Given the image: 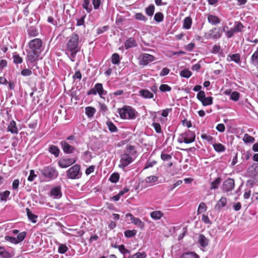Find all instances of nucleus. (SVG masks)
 <instances>
[{"label":"nucleus","instance_id":"nucleus-1","mask_svg":"<svg viewBox=\"0 0 258 258\" xmlns=\"http://www.w3.org/2000/svg\"><path fill=\"white\" fill-rule=\"evenodd\" d=\"M118 112L122 119H134L138 113L136 110L130 106H124L121 108L118 109Z\"/></svg>","mask_w":258,"mask_h":258},{"label":"nucleus","instance_id":"nucleus-2","mask_svg":"<svg viewBox=\"0 0 258 258\" xmlns=\"http://www.w3.org/2000/svg\"><path fill=\"white\" fill-rule=\"evenodd\" d=\"M195 139V133L190 130H187L186 132L179 135L177 139V142L179 143H184L185 144H190L194 142Z\"/></svg>","mask_w":258,"mask_h":258},{"label":"nucleus","instance_id":"nucleus-3","mask_svg":"<svg viewBox=\"0 0 258 258\" xmlns=\"http://www.w3.org/2000/svg\"><path fill=\"white\" fill-rule=\"evenodd\" d=\"M79 37L78 34L73 33L70 37V39L67 45L66 50H80L79 47Z\"/></svg>","mask_w":258,"mask_h":258},{"label":"nucleus","instance_id":"nucleus-4","mask_svg":"<svg viewBox=\"0 0 258 258\" xmlns=\"http://www.w3.org/2000/svg\"><path fill=\"white\" fill-rule=\"evenodd\" d=\"M67 175L69 178L72 179H79L82 176L81 166L79 164H76L68 169L67 171Z\"/></svg>","mask_w":258,"mask_h":258},{"label":"nucleus","instance_id":"nucleus-5","mask_svg":"<svg viewBox=\"0 0 258 258\" xmlns=\"http://www.w3.org/2000/svg\"><path fill=\"white\" fill-rule=\"evenodd\" d=\"M40 172L43 175L50 180L56 178L58 174L57 171L51 166L45 167Z\"/></svg>","mask_w":258,"mask_h":258},{"label":"nucleus","instance_id":"nucleus-6","mask_svg":"<svg viewBox=\"0 0 258 258\" xmlns=\"http://www.w3.org/2000/svg\"><path fill=\"white\" fill-rule=\"evenodd\" d=\"M222 33L223 31L220 27H213L208 33H205V37L207 39H218Z\"/></svg>","mask_w":258,"mask_h":258},{"label":"nucleus","instance_id":"nucleus-7","mask_svg":"<svg viewBox=\"0 0 258 258\" xmlns=\"http://www.w3.org/2000/svg\"><path fill=\"white\" fill-rule=\"evenodd\" d=\"M134 161L133 158L130 156L128 153H124L121 155L119 167L124 169Z\"/></svg>","mask_w":258,"mask_h":258},{"label":"nucleus","instance_id":"nucleus-8","mask_svg":"<svg viewBox=\"0 0 258 258\" xmlns=\"http://www.w3.org/2000/svg\"><path fill=\"white\" fill-rule=\"evenodd\" d=\"M42 44V42L40 39L35 38L29 42V46L31 50L39 51L41 53Z\"/></svg>","mask_w":258,"mask_h":258},{"label":"nucleus","instance_id":"nucleus-9","mask_svg":"<svg viewBox=\"0 0 258 258\" xmlns=\"http://www.w3.org/2000/svg\"><path fill=\"white\" fill-rule=\"evenodd\" d=\"M235 182L234 179L228 178L225 180L222 184V190L224 192L231 191L234 187Z\"/></svg>","mask_w":258,"mask_h":258},{"label":"nucleus","instance_id":"nucleus-10","mask_svg":"<svg viewBox=\"0 0 258 258\" xmlns=\"http://www.w3.org/2000/svg\"><path fill=\"white\" fill-rule=\"evenodd\" d=\"M76 161L74 158H65L59 160L58 164L61 168H65L75 163Z\"/></svg>","mask_w":258,"mask_h":258},{"label":"nucleus","instance_id":"nucleus-11","mask_svg":"<svg viewBox=\"0 0 258 258\" xmlns=\"http://www.w3.org/2000/svg\"><path fill=\"white\" fill-rule=\"evenodd\" d=\"M154 56L149 54L144 53L141 57L140 63L141 65L146 66L149 63L154 61Z\"/></svg>","mask_w":258,"mask_h":258},{"label":"nucleus","instance_id":"nucleus-12","mask_svg":"<svg viewBox=\"0 0 258 258\" xmlns=\"http://www.w3.org/2000/svg\"><path fill=\"white\" fill-rule=\"evenodd\" d=\"M60 145L63 152L66 154H72L75 151V147L70 145L66 141H62L60 142Z\"/></svg>","mask_w":258,"mask_h":258},{"label":"nucleus","instance_id":"nucleus-13","mask_svg":"<svg viewBox=\"0 0 258 258\" xmlns=\"http://www.w3.org/2000/svg\"><path fill=\"white\" fill-rule=\"evenodd\" d=\"M40 54L39 51L37 52L31 50L28 52L27 60L30 63H33L37 60Z\"/></svg>","mask_w":258,"mask_h":258},{"label":"nucleus","instance_id":"nucleus-14","mask_svg":"<svg viewBox=\"0 0 258 258\" xmlns=\"http://www.w3.org/2000/svg\"><path fill=\"white\" fill-rule=\"evenodd\" d=\"M50 195L53 199H60L62 197L61 186L60 185H58L52 188L50 190Z\"/></svg>","mask_w":258,"mask_h":258},{"label":"nucleus","instance_id":"nucleus-15","mask_svg":"<svg viewBox=\"0 0 258 258\" xmlns=\"http://www.w3.org/2000/svg\"><path fill=\"white\" fill-rule=\"evenodd\" d=\"M126 217H130V220L132 221V222L140 227V228L142 229L144 227V223L142 222L140 219L138 218L135 217L131 213H127L126 214Z\"/></svg>","mask_w":258,"mask_h":258},{"label":"nucleus","instance_id":"nucleus-16","mask_svg":"<svg viewBox=\"0 0 258 258\" xmlns=\"http://www.w3.org/2000/svg\"><path fill=\"white\" fill-rule=\"evenodd\" d=\"M139 94L145 99H151L154 97V94L147 89H142L139 91Z\"/></svg>","mask_w":258,"mask_h":258},{"label":"nucleus","instance_id":"nucleus-17","mask_svg":"<svg viewBox=\"0 0 258 258\" xmlns=\"http://www.w3.org/2000/svg\"><path fill=\"white\" fill-rule=\"evenodd\" d=\"M94 88L100 97H102L103 95H105L107 93V91L103 89L102 84L101 83L96 84Z\"/></svg>","mask_w":258,"mask_h":258},{"label":"nucleus","instance_id":"nucleus-18","mask_svg":"<svg viewBox=\"0 0 258 258\" xmlns=\"http://www.w3.org/2000/svg\"><path fill=\"white\" fill-rule=\"evenodd\" d=\"M198 242L202 247H206L209 244V240L203 234L199 236Z\"/></svg>","mask_w":258,"mask_h":258},{"label":"nucleus","instance_id":"nucleus-19","mask_svg":"<svg viewBox=\"0 0 258 258\" xmlns=\"http://www.w3.org/2000/svg\"><path fill=\"white\" fill-rule=\"evenodd\" d=\"M208 21L213 25H215L220 23V19L217 16L213 15H209L208 16Z\"/></svg>","mask_w":258,"mask_h":258},{"label":"nucleus","instance_id":"nucleus-20","mask_svg":"<svg viewBox=\"0 0 258 258\" xmlns=\"http://www.w3.org/2000/svg\"><path fill=\"white\" fill-rule=\"evenodd\" d=\"M8 130L12 134H17L18 133L16 123L15 121L12 120L8 126Z\"/></svg>","mask_w":258,"mask_h":258},{"label":"nucleus","instance_id":"nucleus-21","mask_svg":"<svg viewBox=\"0 0 258 258\" xmlns=\"http://www.w3.org/2000/svg\"><path fill=\"white\" fill-rule=\"evenodd\" d=\"M137 43L135 39L133 37H130L128 39H127L124 43V47L126 49H127L133 47H135Z\"/></svg>","mask_w":258,"mask_h":258},{"label":"nucleus","instance_id":"nucleus-22","mask_svg":"<svg viewBox=\"0 0 258 258\" xmlns=\"http://www.w3.org/2000/svg\"><path fill=\"white\" fill-rule=\"evenodd\" d=\"M82 6L88 13H90L92 12V7L90 0H84Z\"/></svg>","mask_w":258,"mask_h":258},{"label":"nucleus","instance_id":"nucleus-23","mask_svg":"<svg viewBox=\"0 0 258 258\" xmlns=\"http://www.w3.org/2000/svg\"><path fill=\"white\" fill-rule=\"evenodd\" d=\"M164 216V214L161 211H155L150 213L151 217L155 220H158Z\"/></svg>","mask_w":258,"mask_h":258},{"label":"nucleus","instance_id":"nucleus-24","mask_svg":"<svg viewBox=\"0 0 258 258\" xmlns=\"http://www.w3.org/2000/svg\"><path fill=\"white\" fill-rule=\"evenodd\" d=\"M250 63L254 66H258V46L250 57Z\"/></svg>","mask_w":258,"mask_h":258},{"label":"nucleus","instance_id":"nucleus-25","mask_svg":"<svg viewBox=\"0 0 258 258\" xmlns=\"http://www.w3.org/2000/svg\"><path fill=\"white\" fill-rule=\"evenodd\" d=\"M248 171L251 176H256L258 175V163H253L248 168Z\"/></svg>","mask_w":258,"mask_h":258},{"label":"nucleus","instance_id":"nucleus-26","mask_svg":"<svg viewBox=\"0 0 258 258\" xmlns=\"http://www.w3.org/2000/svg\"><path fill=\"white\" fill-rule=\"evenodd\" d=\"M96 109L91 106L85 108V113L88 118H92L96 112Z\"/></svg>","mask_w":258,"mask_h":258},{"label":"nucleus","instance_id":"nucleus-27","mask_svg":"<svg viewBox=\"0 0 258 258\" xmlns=\"http://www.w3.org/2000/svg\"><path fill=\"white\" fill-rule=\"evenodd\" d=\"M227 203V200L225 197H222L216 204L215 208L216 209H220L225 207Z\"/></svg>","mask_w":258,"mask_h":258},{"label":"nucleus","instance_id":"nucleus-28","mask_svg":"<svg viewBox=\"0 0 258 258\" xmlns=\"http://www.w3.org/2000/svg\"><path fill=\"white\" fill-rule=\"evenodd\" d=\"M180 258H200V257L195 252L190 251L183 253L181 255Z\"/></svg>","mask_w":258,"mask_h":258},{"label":"nucleus","instance_id":"nucleus-29","mask_svg":"<svg viewBox=\"0 0 258 258\" xmlns=\"http://www.w3.org/2000/svg\"><path fill=\"white\" fill-rule=\"evenodd\" d=\"M26 210L28 219L32 223H35L37 222L36 219L37 218L38 216L36 215L33 214L29 209L27 208Z\"/></svg>","mask_w":258,"mask_h":258},{"label":"nucleus","instance_id":"nucleus-30","mask_svg":"<svg viewBox=\"0 0 258 258\" xmlns=\"http://www.w3.org/2000/svg\"><path fill=\"white\" fill-rule=\"evenodd\" d=\"M0 257L2 258H11L12 255L5 248L2 246H0Z\"/></svg>","mask_w":258,"mask_h":258},{"label":"nucleus","instance_id":"nucleus-31","mask_svg":"<svg viewBox=\"0 0 258 258\" xmlns=\"http://www.w3.org/2000/svg\"><path fill=\"white\" fill-rule=\"evenodd\" d=\"M27 32L29 36L31 37H35L38 34V30L33 26L29 27L27 29Z\"/></svg>","mask_w":258,"mask_h":258},{"label":"nucleus","instance_id":"nucleus-32","mask_svg":"<svg viewBox=\"0 0 258 258\" xmlns=\"http://www.w3.org/2000/svg\"><path fill=\"white\" fill-rule=\"evenodd\" d=\"M213 146L214 150L217 152H223L226 150V148L224 145L220 143H216L215 142L213 144Z\"/></svg>","mask_w":258,"mask_h":258},{"label":"nucleus","instance_id":"nucleus-33","mask_svg":"<svg viewBox=\"0 0 258 258\" xmlns=\"http://www.w3.org/2000/svg\"><path fill=\"white\" fill-rule=\"evenodd\" d=\"M49 152L57 157L59 156L60 150L58 148L54 145H51L48 150Z\"/></svg>","mask_w":258,"mask_h":258},{"label":"nucleus","instance_id":"nucleus-34","mask_svg":"<svg viewBox=\"0 0 258 258\" xmlns=\"http://www.w3.org/2000/svg\"><path fill=\"white\" fill-rule=\"evenodd\" d=\"M228 57H230L231 61H233L236 63L239 64L241 63L240 60V55L239 53H235L233 54H229L228 56Z\"/></svg>","mask_w":258,"mask_h":258},{"label":"nucleus","instance_id":"nucleus-35","mask_svg":"<svg viewBox=\"0 0 258 258\" xmlns=\"http://www.w3.org/2000/svg\"><path fill=\"white\" fill-rule=\"evenodd\" d=\"M201 138L202 139L206 140L209 143L211 144H214L216 142L215 139L211 136L206 134H202Z\"/></svg>","mask_w":258,"mask_h":258},{"label":"nucleus","instance_id":"nucleus-36","mask_svg":"<svg viewBox=\"0 0 258 258\" xmlns=\"http://www.w3.org/2000/svg\"><path fill=\"white\" fill-rule=\"evenodd\" d=\"M191 18L190 17H187L184 19L183 28L185 29H189L191 27Z\"/></svg>","mask_w":258,"mask_h":258},{"label":"nucleus","instance_id":"nucleus-37","mask_svg":"<svg viewBox=\"0 0 258 258\" xmlns=\"http://www.w3.org/2000/svg\"><path fill=\"white\" fill-rule=\"evenodd\" d=\"M222 181V178L220 177H217L214 181L211 183V189H215L218 188L219 185Z\"/></svg>","mask_w":258,"mask_h":258},{"label":"nucleus","instance_id":"nucleus-38","mask_svg":"<svg viewBox=\"0 0 258 258\" xmlns=\"http://www.w3.org/2000/svg\"><path fill=\"white\" fill-rule=\"evenodd\" d=\"M146 256L147 254L145 252H137L133 255H130L128 258H146Z\"/></svg>","mask_w":258,"mask_h":258},{"label":"nucleus","instance_id":"nucleus-39","mask_svg":"<svg viewBox=\"0 0 258 258\" xmlns=\"http://www.w3.org/2000/svg\"><path fill=\"white\" fill-rule=\"evenodd\" d=\"M191 74V72L187 69H184L180 72V76L185 78H189Z\"/></svg>","mask_w":258,"mask_h":258},{"label":"nucleus","instance_id":"nucleus-40","mask_svg":"<svg viewBox=\"0 0 258 258\" xmlns=\"http://www.w3.org/2000/svg\"><path fill=\"white\" fill-rule=\"evenodd\" d=\"M111 62L114 64H117L120 62L119 55L118 53H115L112 55Z\"/></svg>","mask_w":258,"mask_h":258},{"label":"nucleus","instance_id":"nucleus-41","mask_svg":"<svg viewBox=\"0 0 258 258\" xmlns=\"http://www.w3.org/2000/svg\"><path fill=\"white\" fill-rule=\"evenodd\" d=\"M201 102L204 106L211 105L213 103V98L212 97H206Z\"/></svg>","mask_w":258,"mask_h":258},{"label":"nucleus","instance_id":"nucleus-42","mask_svg":"<svg viewBox=\"0 0 258 258\" xmlns=\"http://www.w3.org/2000/svg\"><path fill=\"white\" fill-rule=\"evenodd\" d=\"M243 141L246 143H253L254 142L255 139L253 137L246 134L244 135V136L243 137Z\"/></svg>","mask_w":258,"mask_h":258},{"label":"nucleus","instance_id":"nucleus-43","mask_svg":"<svg viewBox=\"0 0 258 258\" xmlns=\"http://www.w3.org/2000/svg\"><path fill=\"white\" fill-rule=\"evenodd\" d=\"M10 195V191L6 190L5 191L0 192V199L2 201H6Z\"/></svg>","mask_w":258,"mask_h":258},{"label":"nucleus","instance_id":"nucleus-44","mask_svg":"<svg viewBox=\"0 0 258 258\" xmlns=\"http://www.w3.org/2000/svg\"><path fill=\"white\" fill-rule=\"evenodd\" d=\"M158 177L155 175L150 176L146 178L145 181L148 183H153L158 180Z\"/></svg>","mask_w":258,"mask_h":258},{"label":"nucleus","instance_id":"nucleus-45","mask_svg":"<svg viewBox=\"0 0 258 258\" xmlns=\"http://www.w3.org/2000/svg\"><path fill=\"white\" fill-rule=\"evenodd\" d=\"M119 178V174L118 173H113L111 175L109 180L112 183H116L118 181Z\"/></svg>","mask_w":258,"mask_h":258},{"label":"nucleus","instance_id":"nucleus-46","mask_svg":"<svg viewBox=\"0 0 258 258\" xmlns=\"http://www.w3.org/2000/svg\"><path fill=\"white\" fill-rule=\"evenodd\" d=\"M155 7L153 5H150L146 9V13L149 16H152L154 14Z\"/></svg>","mask_w":258,"mask_h":258},{"label":"nucleus","instance_id":"nucleus-47","mask_svg":"<svg viewBox=\"0 0 258 258\" xmlns=\"http://www.w3.org/2000/svg\"><path fill=\"white\" fill-rule=\"evenodd\" d=\"M164 16L161 12H158L154 16V20L157 22H161L163 20Z\"/></svg>","mask_w":258,"mask_h":258},{"label":"nucleus","instance_id":"nucleus-48","mask_svg":"<svg viewBox=\"0 0 258 258\" xmlns=\"http://www.w3.org/2000/svg\"><path fill=\"white\" fill-rule=\"evenodd\" d=\"M106 124L111 132H116L117 131V128L111 121H107Z\"/></svg>","mask_w":258,"mask_h":258},{"label":"nucleus","instance_id":"nucleus-49","mask_svg":"<svg viewBox=\"0 0 258 258\" xmlns=\"http://www.w3.org/2000/svg\"><path fill=\"white\" fill-rule=\"evenodd\" d=\"M68 250V247L63 244H59L58 252L60 254H64Z\"/></svg>","mask_w":258,"mask_h":258},{"label":"nucleus","instance_id":"nucleus-50","mask_svg":"<svg viewBox=\"0 0 258 258\" xmlns=\"http://www.w3.org/2000/svg\"><path fill=\"white\" fill-rule=\"evenodd\" d=\"M207 210V206L204 203H201L199 206L198 210V214H200Z\"/></svg>","mask_w":258,"mask_h":258},{"label":"nucleus","instance_id":"nucleus-51","mask_svg":"<svg viewBox=\"0 0 258 258\" xmlns=\"http://www.w3.org/2000/svg\"><path fill=\"white\" fill-rule=\"evenodd\" d=\"M137 233L136 230H127L124 232V235L126 237L129 238L134 236Z\"/></svg>","mask_w":258,"mask_h":258},{"label":"nucleus","instance_id":"nucleus-52","mask_svg":"<svg viewBox=\"0 0 258 258\" xmlns=\"http://www.w3.org/2000/svg\"><path fill=\"white\" fill-rule=\"evenodd\" d=\"M234 27L238 32H240L242 31V29L244 28V26L240 22H235Z\"/></svg>","mask_w":258,"mask_h":258},{"label":"nucleus","instance_id":"nucleus-53","mask_svg":"<svg viewBox=\"0 0 258 258\" xmlns=\"http://www.w3.org/2000/svg\"><path fill=\"white\" fill-rule=\"evenodd\" d=\"M159 89L160 91L165 92L167 91H170L171 90V88L167 84H162L160 86Z\"/></svg>","mask_w":258,"mask_h":258},{"label":"nucleus","instance_id":"nucleus-54","mask_svg":"<svg viewBox=\"0 0 258 258\" xmlns=\"http://www.w3.org/2000/svg\"><path fill=\"white\" fill-rule=\"evenodd\" d=\"M14 62L16 64L21 63L23 62V58L18 54L13 55Z\"/></svg>","mask_w":258,"mask_h":258},{"label":"nucleus","instance_id":"nucleus-55","mask_svg":"<svg viewBox=\"0 0 258 258\" xmlns=\"http://www.w3.org/2000/svg\"><path fill=\"white\" fill-rule=\"evenodd\" d=\"M26 234L27 233L26 232L23 231L22 232L20 233L18 235L17 237L16 238L17 241H18V243L22 242L24 239V238L26 237Z\"/></svg>","mask_w":258,"mask_h":258},{"label":"nucleus","instance_id":"nucleus-56","mask_svg":"<svg viewBox=\"0 0 258 258\" xmlns=\"http://www.w3.org/2000/svg\"><path fill=\"white\" fill-rule=\"evenodd\" d=\"M20 180L18 179H15L12 183V189L14 190L18 191L19 188V186L20 184Z\"/></svg>","mask_w":258,"mask_h":258},{"label":"nucleus","instance_id":"nucleus-57","mask_svg":"<svg viewBox=\"0 0 258 258\" xmlns=\"http://www.w3.org/2000/svg\"><path fill=\"white\" fill-rule=\"evenodd\" d=\"M135 18L138 20L143 21L144 22L147 21L148 20L147 18L141 13L136 14L135 15Z\"/></svg>","mask_w":258,"mask_h":258},{"label":"nucleus","instance_id":"nucleus-58","mask_svg":"<svg viewBox=\"0 0 258 258\" xmlns=\"http://www.w3.org/2000/svg\"><path fill=\"white\" fill-rule=\"evenodd\" d=\"M118 250L123 254L130 253V251L125 248L124 245L123 244L118 246Z\"/></svg>","mask_w":258,"mask_h":258},{"label":"nucleus","instance_id":"nucleus-59","mask_svg":"<svg viewBox=\"0 0 258 258\" xmlns=\"http://www.w3.org/2000/svg\"><path fill=\"white\" fill-rule=\"evenodd\" d=\"M239 98V93L237 91H233L231 95V99L235 101H238Z\"/></svg>","mask_w":258,"mask_h":258},{"label":"nucleus","instance_id":"nucleus-60","mask_svg":"<svg viewBox=\"0 0 258 258\" xmlns=\"http://www.w3.org/2000/svg\"><path fill=\"white\" fill-rule=\"evenodd\" d=\"M5 238L7 241H10L12 243H14V244L19 243L18 241L17 240V238L15 237H11L10 236H6Z\"/></svg>","mask_w":258,"mask_h":258},{"label":"nucleus","instance_id":"nucleus-61","mask_svg":"<svg viewBox=\"0 0 258 258\" xmlns=\"http://www.w3.org/2000/svg\"><path fill=\"white\" fill-rule=\"evenodd\" d=\"M152 126L154 128L155 130L157 133H161V125L159 123L153 122L152 123Z\"/></svg>","mask_w":258,"mask_h":258},{"label":"nucleus","instance_id":"nucleus-62","mask_svg":"<svg viewBox=\"0 0 258 258\" xmlns=\"http://www.w3.org/2000/svg\"><path fill=\"white\" fill-rule=\"evenodd\" d=\"M161 158L163 161H169L172 158V156L169 154L162 153L161 154Z\"/></svg>","mask_w":258,"mask_h":258},{"label":"nucleus","instance_id":"nucleus-63","mask_svg":"<svg viewBox=\"0 0 258 258\" xmlns=\"http://www.w3.org/2000/svg\"><path fill=\"white\" fill-rule=\"evenodd\" d=\"M197 98L202 101L206 97L205 93L203 91H200L197 96Z\"/></svg>","mask_w":258,"mask_h":258},{"label":"nucleus","instance_id":"nucleus-64","mask_svg":"<svg viewBox=\"0 0 258 258\" xmlns=\"http://www.w3.org/2000/svg\"><path fill=\"white\" fill-rule=\"evenodd\" d=\"M32 71L28 69H25L21 72V75L23 76H29L32 74Z\"/></svg>","mask_w":258,"mask_h":258}]
</instances>
